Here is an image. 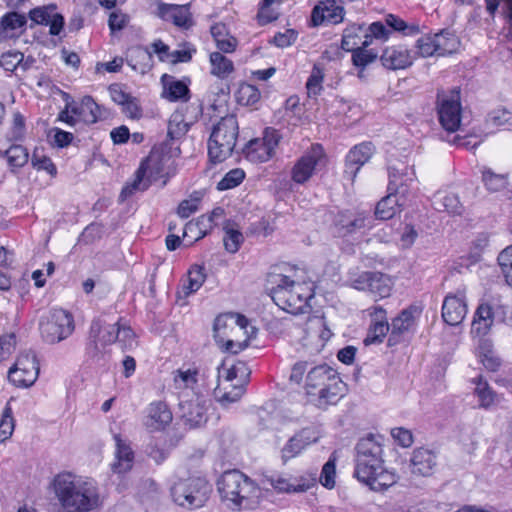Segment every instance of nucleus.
<instances>
[{"instance_id": "nucleus-33", "label": "nucleus", "mask_w": 512, "mask_h": 512, "mask_svg": "<svg viewBox=\"0 0 512 512\" xmlns=\"http://www.w3.org/2000/svg\"><path fill=\"white\" fill-rule=\"evenodd\" d=\"M434 35L436 39V49L438 56L452 54L458 49L460 45L458 37L454 33H451L447 30H442L440 33Z\"/></svg>"}, {"instance_id": "nucleus-36", "label": "nucleus", "mask_w": 512, "mask_h": 512, "mask_svg": "<svg viewBox=\"0 0 512 512\" xmlns=\"http://www.w3.org/2000/svg\"><path fill=\"white\" fill-rule=\"evenodd\" d=\"M151 180L147 177L145 172H141L139 167L135 173V178L132 182L127 183L120 194L121 200L132 196L137 191H145L150 186Z\"/></svg>"}, {"instance_id": "nucleus-16", "label": "nucleus", "mask_w": 512, "mask_h": 512, "mask_svg": "<svg viewBox=\"0 0 512 512\" xmlns=\"http://www.w3.org/2000/svg\"><path fill=\"white\" fill-rule=\"evenodd\" d=\"M279 140L276 130L266 128L262 138H255L247 143L244 148L245 157L253 163L266 162L274 155Z\"/></svg>"}, {"instance_id": "nucleus-62", "label": "nucleus", "mask_w": 512, "mask_h": 512, "mask_svg": "<svg viewBox=\"0 0 512 512\" xmlns=\"http://www.w3.org/2000/svg\"><path fill=\"white\" fill-rule=\"evenodd\" d=\"M23 54L20 52H7L1 56L0 65L6 71H14L22 62Z\"/></svg>"}, {"instance_id": "nucleus-37", "label": "nucleus", "mask_w": 512, "mask_h": 512, "mask_svg": "<svg viewBox=\"0 0 512 512\" xmlns=\"http://www.w3.org/2000/svg\"><path fill=\"white\" fill-rule=\"evenodd\" d=\"M476 384L475 394L479 399V405L482 408H489L494 405L497 401V394L491 389L486 381H483L481 377L474 381Z\"/></svg>"}, {"instance_id": "nucleus-53", "label": "nucleus", "mask_w": 512, "mask_h": 512, "mask_svg": "<svg viewBox=\"0 0 512 512\" xmlns=\"http://www.w3.org/2000/svg\"><path fill=\"white\" fill-rule=\"evenodd\" d=\"M374 151L375 148L371 142H363L354 146V164L364 165L370 160Z\"/></svg>"}, {"instance_id": "nucleus-4", "label": "nucleus", "mask_w": 512, "mask_h": 512, "mask_svg": "<svg viewBox=\"0 0 512 512\" xmlns=\"http://www.w3.org/2000/svg\"><path fill=\"white\" fill-rule=\"evenodd\" d=\"M217 489L222 502L232 510L252 509L258 503V486L239 470L225 471L217 481Z\"/></svg>"}, {"instance_id": "nucleus-60", "label": "nucleus", "mask_w": 512, "mask_h": 512, "mask_svg": "<svg viewBox=\"0 0 512 512\" xmlns=\"http://www.w3.org/2000/svg\"><path fill=\"white\" fill-rule=\"evenodd\" d=\"M363 316L370 318V324H389L387 312L382 306L374 305L362 311Z\"/></svg>"}, {"instance_id": "nucleus-42", "label": "nucleus", "mask_w": 512, "mask_h": 512, "mask_svg": "<svg viewBox=\"0 0 512 512\" xmlns=\"http://www.w3.org/2000/svg\"><path fill=\"white\" fill-rule=\"evenodd\" d=\"M213 225L212 216L202 215L197 219V221H190L185 225L183 236L186 237L189 232L193 233L198 231L196 239H200L206 235L207 231L211 229Z\"/></svg>"}, {"instance_id": "nucleus-51", "label": "nucleus", "mask_w": 512, "mask_h": 512, "mask_svg": "<svg viewBox=\"0 0 512 512\" xmlns=\"http://www.w3.org/2000/svg\"><path fill=\"white\" fill-rule=\"evenodd\" d=\"M418 54L422 57L437 55L435 35H424L416 42Z\"/></svg>"}, {"instance_id": "nucleus-5", "label": "nucleus", "mask_w": 512, "mask_h": 512, "mask_svg": "<svg viewBox=\"0 0 512 512\" xmlns=\"http://www.w3.org/2000/svg\"><path fill=\"white\" fill-rule=\"evenodd\" d=\"M305 390L308 401L321 408L336 403L347 391V385L333 368L319 365L308 372Z\"/></svg>"}, {"instance_id": "nucleus-40", "label": "nucleus", "mask_w": 512, "mask_h": 512, "mask_svg": "<svg viewBox=\"0 0 512 512\" xmlns=\"http://www.w3.org/2000/svg\"><path fill=\"white\" fill-rule=\"evenodd\" d=\"M205 279L204 268L198 265L193 266L188 272V284L183 286L185 295L198 291Z\"/></svg>"}, {"instance_id": "nucleus-18", "label": "nucleus", "mask_w": 512, "mask_h": 512, "mask_svg": "<svg viewBox=\"0 0 512 512\" xmlns=\"http://www.w3.org/2000/svg\"><path fill=\"white\" fill-rule=\"evenodd\" d=\"M180 417L189 428H196L207 421V401L199 394L194 398L179 403Z\"/></svg>"}, {"instance_id": "nucleus-59", "label": "nucleus", "mask_w": 512, "mask_h": 512, "mask_svg": "<svg viewBox=\"0 0 512 512\" xmlns=\"http://www.w3.org/2000/svg\"><path fill=\"white\" fill-rule=\"evenodd\" d=\"M440 206L449 214L460 215L463 212V206L458 196L455 194H447L443 196L440 201Z\"/></svg>"}, {"instance_id": "nucleus-10", "label": "nucleus", "mask_w": 512, "mask_h": 512, "mask_svg": "<svg viewBox=\"0 0 512 512\" xmlns=\"http://www.w3.org/2000/svg\"><path fill=\"white\" fill-rule=\"evenodd\" d=\"M358 30L363 32L364 35L363 41L360 42L361 45L354 48V66L365 67L369 63L374 62L378 57V53L374 49H368L373 39L385 41L389 38L391 32L380 21L371 23L367 28L359 25Z\"/></svg>"}, {"instance_id": "nucleus-39", "label": "nucleus", "mask_w": 512, "mask_h": 512, "mask_svg": "<svg viewBox=\"0 0 512 512\" xmlns=\"http://www.w3.org/2000/svg\"><path fill=\"white\" fill-rule=\"evenodd\" d=\"M385 24L394 31L401 32L405 36L417 35L420 33V27L418 24H408L403 19L393 14L386 15Z\"/></svg>"}, {"instance_id": "nucleus-24", "label": "nucleus", "mask_w": 512, "mask_h": 512, "mask_svg": "<svg viewBox=\"0 0 512 512\" xmlns=\"http://www.w3.org/2000/svg\"><path fill=\"white\" fill-rule=\"evenodd\" d=\"M161 83L163 86L162 98L170 101V102H188L191 93L188 86L184 80H179L175 76L164 74L161 77Z\"/></svg>"}, {"instance_id": "nucleus-61", "label": "nucleus", "mask_w": 512, "mask_h": 512, "mask_svg": "<svg viewBox=\"0 0 512 512\" xmlns=\"http://www.w3.org/2000/svg\"><path fill=\"white\" fill-rule=\"evenodd\" d=\"M216 394H217L219 401L223 405L230 404V403L238 401L242 397V395L244 394V386L243 385L233 386V389L231 391H225L222 394H221V389L217 388Z\"/></svg>"}, {"instance_id": "nucleus-56", "label": "nucleus", "mask_w": 512, "mask_h": 512, "mask_svg": "<svg viewBox=\"0 0 512 512\" xmlns=\"http://www.w3.org/2000/svg\"><path fill=\"white\" fill-rule=\"evenodd\" d=\"M182 47L183 49L171 51L170 57L168 58L169 62L173 64L187 63L192 59L193 54L196 52L193 45L190 43H184Z\"/></svg>"}, {"instance_id": "nucleus-30", "label": "nucleus", "mask_w": 512, "mask_h": 512, "mask_svg": "<svg viewBox=\"0 0 512 512\" xmlns=\"http://www.w3.org/2000/svg\"><path fill=\"white\" fill-rule=\"evenodd\" d=\"M72 113L85 124H94L102 117L101 107L91 96H85L72 108Z\"/></svg>"}, {"instance_id": "nucleus-2", "label": "nucleus", "mask_w": 512, "mask_h": 512, "mask_svg": "<svg viewBox=\"0 0 512 512\" xmlns=\"http://www.w3.org/2000/svg\"><path fill=\"white\" fill-rule=\"evenodd\" d=\"M50 486L63 512H92L102 505L97 482L91 478L61 472Z\"/></svg>"}, {"instance_id": "nucleus-17", "label": "nucleus", "mask_w": 512, "mask_h": 512, "mask_svg": "<svg viewBox=\"0 0 512 512\" xmlns=\"http://www.w3.org/2000/svg\"><path fill=\"white\" fill-rule=\"evenodd\" d=\"M468 312L466 289L458 288L455 293H448L442 304V319L450 326L463 322Z\"/></svg>"}, {"instance_id": "nucleus-47", "label": "nucleus", "mask_w": 512, "mask_h": 512, "mask_svg": "<svg viewBox=\"0 0 512 512\" xmlns=\"http://www.w3.org/2000/svg\"><path fill=\"white\" fill-rule=\"evenodd\" d=\"M57 6L55 4L44 5L36 7L29 12V18L35 24L48 25L50 19L56 12Z\"/></svg>"}, {"instance_id": "nucleus-27", "label": "nucleus", "mask_w": 512, "mask_h": 512, "mask_svg": "<svg viewBox=\"0 0 512 512\" xmlns=\"http://www.w3.org/2000/svg\"><path fill=\"white\" fill-rule=\"evenodd\" d=\"M437 464V456L434 451L420 447L413 451L411 457L412 473L421 476H429Z\"/></svg>"}, {"instance_id": "nucleus-52", "label": "nucleus", "mask_w": 512, "mask_h": 512, "mask_svg": "<svg viewBox=\"0 0 512 512\" xmlns=\"http://www.w3.org/2000/svg\"><path fill=\"white\" fill-rule=\"evenodd\" d=\"M323 72L318 66H314L311 75L306 82L309 97H316L322 89Z\"/></svg>"}, {"instance_id": "nucleus-22", "label": "nucleus", "mask_w": 512, "mask_h": 512, "mask_svg": "<svg viewBox=\"0 0 512 512\" xmlns=\"http://www.w3.org/2000/svg\"><path fill=\"white\" fill-rule=\"evenodd\" d=\"M419 313L416 307L410 306L402 310L398 316L392 319L390 325L391 332L387 341L389 347L397 345L401 341L402 336L415 327L416 314L419 315Z\"/></svg>"}, {"instance_id": "nucleus-64", "label": "nucleus", "mask_w": 512, "mask_h": 512, "mask_svg": "<svg viewBox=\"0 0 512 512\" xmlns=\"http://www.w3.org/2000/svg\"><path fill=\"white\" fill-rule=\"evenodd\" d=\"M297 38V32L293 29H287L285 32L275 34L273 43L280 48H285L292 45Z\"/></svg>"}, {"instance_id": "nucleus-46", "label": "nucleus", "mask_w": 512, "mask_h": 512, "mask_svg": "<svg viewBox=\"0 0 512 512\" xmlns=\"http://www.w3.org/2000/svg\"><path fill=\"white\" fill-rule=\"evenodd\" d=\"M390 330L389 324H370L368 328L367 335L365 339L363 340V343L366 346L372 345V344H380L383 342L384 338L386 337L387 333Z\"/></svg>"}, {"instance_id": "nucleus-1", "label": "nucleus", "mask_w": 512, "mask_h": 512, "mask_svg": "<svg viewBox=\"0 0 512 512\" xmlns=\"http://www.w3.org/2000/svg\"><path fill=\"white\" fill-rule=\"evenodd\" d=\"M382 437L372 433L358 440L356 450V469L354 476L373 492H384L398 481L394 471L386 469L382 459Z\"/></svg>"}, {"instance_id": "nucleus-57", "label": "nucleus", "mask_w": 512, "mask_h": 512, "mask_svg": "<svg viewBox=\"0 0 512 512\" xmlns=\"http://www.w3.org/2000/svg\"><path fill=\"white\" fill-rule=\"evenodd\" d=\"M487 122L495 127L512 123V113L506 109H495L488 114Z\"/></svg>"}, {"instance_id": "nucleus-58", "label": "nucleus", "mask_w": 512, "mask_h": 512, "mask_svg": "<svg viewBox=\"0 0 512 512\" xmlns=\"http://www.w3.org/2000/svg\"><path fill=\"white\" fill-rule=\"evenodd\" d=\"M25 134V119L19 112L13 114V121L8 133V139L18 141L23 138Z\"/></svg>"}, {"instance_id": "nucleus-32", "label": "nucleus", "mask_w": 512, "mask_h": 512, "mask_svg": "<svg viewBox=\"0 0 512 512\" xmlns=\"http://www.w3.org/2000/svg\"><path fill=\"white\" fill-rule=\"evenodd\" d=\"M199 370L195 366L181 367L174 373V384L177 389L195 390L198 384Z\"/></svg>"}, {"instance_id": "nucleus-45", "label": "nucleus", "mask_w": 512, "mask_h": 512, "mask_svg": "<svg viewBox=\"0 0 512 512\" xmlns=\"http://www.w3.org/2000/svg\"><path fill=\"white\" fill-rule=\"evenodd\" d=\"M8 164L14 168L24 166L28 161V152L26 148L21 145H12L5 151Z\"/></svg>"}, {"instance_id": "nucleus-26", "label": "nucleus", "mask_w": 512, "mask_h": 512, "mask_svg": "<svg viewBox=\"0 0 512 512\" xmlns=\"http://www.w3.org/2000/svg\"><path fill=\"white\" fill-rule=\"evenodd\" d=\"M172 418L168 406L162 401H157L148 406L144 425L150 431H160L171 423Z\"/></svg>"}, {"instance_id": "nucleus-38", "label": "nucleus", "mask_w": 512, "mask_h": 512, "mask_svg": "<svg viewBox=\"0 0 512 512\" xmlns=\"http://www.w3.org/2000/svg\"><path fill=\"white\" fill-rule=\"evenodd\" d=\"M235 96L240 105L252 106L260 100L261 94L256 86L248 83H242L240 84Z\"/></svg>"}, {"instance_id": "nucleus-29", "label": "nucleus", "mask_w": 512, "mask_h": 512, "mask_svg": "<svg viewBox=\"0 0 512 512\" xmlns=\"http://www.w3.org/2000/svg\"><path fill=\"white\" fill-rule=\"evenodd\" d=\"M114 440L116 442V461L112 464V470L119 474L126 473L133 466L134 453L119 434L114 435Z\"/></svg>"}, {"instance_id": "nucleus-12", "label": "nucleus", "mask_w": 512, "mask_h": 512, "mask_svg": "<svg viewBox=\"0 0 512 512\" xmlns=\"http://www.w3.org/2000/svg\"><path fill=\"white\" fill-rule=\"evenodd\" d=\"M437 112L439 122L448 132H455L461 123L460 91L451 90L448 94L438 93Z\"/></svg>"}, {"instance_id": "nucleus-20", "label": "nucleus", "mask_w": 512, "mask_h": 512, "mask_svg": "<svg viewBox=\"0 0 512 512\" xmlns=\"http://www.w3.org/2000/svg\"><path fill=\"white\" fill-rule=\"evenodd\" d=\"M354 289L367 290L379 298H385L390 295V279L379 272H362L354 279Z\"/></svg>"}, {"instance_id": "nucleus-28", "label": "nucleus", "mask_w": 512, "mask_h": 512, "mask_svg": "<svg viewBox=\"0 0 512 512\" xmlns=\"http://www.w3.org/2000/svg\"><path fill=\"white\" fill-rule=\"evenodd\" d=\"M170 157L161 150L153 148L145 160L140 164L141 172H145L151 181H156L164 172L166 163Z\"/></svg>"}, {"instance_id": "nucleus-63", "label": "nucleus", "mask_w": 512, "mask_h": 512, "mask_svg": "<svg viewBox=\"0 0 512 512\" xmlns=\"http://www.w3.org/2000/svg\"><path fill=\"white\" fill-rule=\"evenodd\" d=\"M391 435L395 441L404 448L410 447L413 444V435L408 429L402 427L393 428Z\"/></svg>"}, {"instance_id": "nucleus-8", "label": "nucleus", "mask_w": 512, "mask_h": 512, "mask_svg": "<svg viewBox=\"0 0 512 512\" xmlns=\"http://www.w3.org/2000/svg\"><path fill=\"white\" fill-rule=\"evenodd\" d=\"M117 340L114 326L107 324L101 318L91 322L85 343V355L93 362L99 363L105 359L106 347Z\"/></svg>"}, {"instance_id": "nucleus-15", "label": "nucleus", "mask_w": 512, "mask_h": 512, "mask_svg": "<svg viewBox=\"0 0 512 512\" xmlns=\"http://www.w3.org/2000/svg\"><path fill=\"white\" fill-rule=\"evenodd\" d=\"M39 363L33 351L22 352L8 372V378L17 387H30L39 375Z\"/></svg>"}, {"instance_id": "nucleus-21", "label": "nucleus", "mask_w": 512, "mask_h": 512, "mask_svg": "<svg viewBox=\"0 0 512 512\" xmlns=\"http://www.w3.org/2000/svg\"><path fill=\"white\" fill-rule=\"evenodd\" d=\"M306 341L312 345L316 351H321L333 333L327 325L324 316H311L306 322Z\"/></svg>"}, {"instance_id": "nucleus-50", "label": "nucleus", "mask_w": 512, "mask_h": 512, "mask_svg": "<svg viewBox=\"0 0 512 512\" xmlns=\"http://www.w3.org/2000/svg\"><path fill=\"white\" fill-rule=\"evenodd\" d=\"M26 22L27 20L24 15L17 12H9L2 17L0 27L6 32L22 28Z\"/></svg>"}, {"instance_id": "nucleus-3", "label": "nucleus", "mask_w": 512, "mask_h": 512, "mask_svg": "<svg viewBox=\"0 0 512 512\" xmlns=\"http://www.w3.org/2000/svg\"><path fill=\"white\" fill-rule=\"evenodd\" d=\"M271 285L270 296L273 302L290 314H300L309 307V300L314 296L312 285L300 281L295 267H277L267 275Z\"/></svg>"}, {"instance_id": "nucleus-6", "label": "nucleus", "mask_w": 512, "mask_h": 512, "mask_svg": "<svg viewBox=\"0 0 512 512\" xmlns=\"http://www.w3.org/2000/svg\"><path fill=\"white\" fill-rule=\"evenodd\" d=\"M169 493L172 502L184 510H197L206 505L212 493V485L204 477H174Z\"/></svg>"}, {"instance_id": "nucleus-31", "label": "nucleus", "mask_w": 512, "mask_h": 512, "mask_svg": "<svg viewBox=\"0 0 512 512\" xmlns=\"http://www.w3.org/2000/svg\"><path fill=\"white\" fill-rule=\"evenodd\" d=\"M493 323L494 313L492 307L489 304L482 303L476 309L471 332L477 336H486Z\"/></svg>"}, {"instance_id": "nucleus-25", "label": "nucleus", "mask_w": 512, "mask_h": 512, "mask_svg": "<svg viewBox=\"0 0 512 512\" xmlns=\"http://www.w3.org/2000/svg\"><path fill=\"white\" fill-rule=\"evenodd\" d=\"M411 52L402 46L386 47L381 56L382 65L389 70L406 69L413 64Z\"/></svg>"}, {"instance_id": "nucleus-35", "label": "nucleus", "mask_w": 512, "mask_h": 512, "mask_svg": "<svg viewBox=\"0 0 512 512\" xmlns=\"http://www.w3.org/2000/svg\"><path fill=\"white\" fill-rule=\"evenodd\" d=\"M189 130V122L182 110H176L170 117L167 128V137L171 140L178 139Z\"/></svg>"}, {"instance_id": "nucleus-13", "label": "nucleus", "mask_w": 512, "mask_h": 512, "mask_svg": "<svg viewBox=\"0 0 512 512\" xmlns=\"http://www.w3.org/2000/svg\"><path fill=\"white\" fill-rule=\"evenodd\" d=\"M399 169L390 170V183H388V195L383 197L375 207V216L380 220L392 219L399 211L402 203L399 202L398 195L407 194V183H398Z\"/></svg>"}, {"instance_id": "nucleus-11", "label": "nucleus", "mask_w": 512, "mask_h": 512, "mask_svg": "<svg viewBox=\"0 0 512 512\" xmlns=\"http://www.w3.org/2000/svg\"><path fill=\"white\" fill-rule=\"evenodd\" d=\"M317 472L307 471L299 476L290 473H273L266 477V482L278 493H303L316 485Z\"/></svg>"}, {"instance_id": "nucleus-55", "label": "nucleus", "mask_w": 512, "mask_h": 512, "mask_svg": "<svg viewBox=\"0 0 512 512\" xmlns=\"http://www.w3.org/2000/svg\"><path fill=\"white\" fill-rule=\"evenodd\" d=\"M244 238L240 231L234 230V229H228L226 230L225 236H224V246L225 249L230 253H236L240 245L242 244Z\"/></svg>"}, {"instance_id": "nucleus-48", "label": "nucleus", "mask_w": 512, "mask_h": 512, "mask_svg": "<svg viewBox=\"0 0 512 512\" xmlns=\"http://www.w3.org/2000/svg\"><path fill=\"white\" fill-rule=\"evenodd\" d=\"M245 178V173L242 169L235 168L230 170L217 184V189L220 191L228 190L238 186Z\"/></svg>"}, {"instance_id": "nucleus-43", "label": "nucleus", "mask_w": 512, "mask_h": 512, "mask_svg": "<svg viewBox=\"0 0 512 512\" xmlns=\"http://www.w3.org/2000/svg\"><path fill=\"white\" fill-rule=\"evenodd\" d=\"M336 478V457L334 454L330 456L328 461L323 465L321 474L319 476V482L322 486L327 489H333L335 487Z\"/></svg>"}, {"instance_id": "nucleus-34", "label": "nucleus", "mask_w": 512, "mask_h": 512, "mask_svg": "<svg viewBox=\"0 0 512 512\" xmlns=\"http://www.w3.org/2000/svg\"><path fill=\"white\" fill-rule=\"evenodd\" d=\"M211 74L224 79L234 71L233 62L221 52L210 54Z\"/></svg>"}, {"instance_id": "nucleus-7", "label": "nucleus", "mask_w": 512, "mask_h": 512, "mask_svg": "<svg viewBox=\"0 0 512 512\" xmlns=\"http://www.w3.org/2000/svg\"><path fill=\"white\" fill-rule=\"evenodd\" d=\"M238 133V121L234 115L222 117L213 126L208 140V155L211 162L221 163L231 156Z\"/></svg>"}, {"instance_id": "nucleus-9", "label": "nucleus", "mask_w": 512, "mask_h": 512, "mask_svg": "<svg viewBox=\"0 0 512 512\" xmlns=\"http://www.w3.org/2000/svg\"><path fill=\"white\" fill-rule=\"evenodd\" d=\"M73 331V317L63 309H53L49 317L40 322L42 339L49 344H55L68 338Z\"/></svg>"}, {"instance_id": "nucleus-41", "label": "nucleus", "mask_w": 512, "mask_h": 512, "mask_svg": "<svg viewBox=\"0 0 512 512\" xmlns=\"http://www.w3.org/2000/svg\"><path fill=\"white\" fill-rule=\"evenodd\" d=\"M482 180L484 182L485 187L491 192L502 191L508 185V181L505 175L496 174L489 169L483 171Z\"/></svg>"}, {"instance_id": "nucleus-23", "label": "nucleus", "mask_w": 512, "mask_h": 512, "mask_svg": "<svg viewBox=\"0 0 512 512\" xmlns=\"http://www.w3.org/2000/svg\"><path fill=\"white\" fill-rule=\"evenodd\" d=\"M344 8L336 0H319L313 8L311 21L314 26L324 23L338 24L343 21Z\"/></svg>"}, {"instance_id": "nucleus-54", "label": "nucleus", "mask_w": 512, "mask_h": 512, "mask_svg": "<svg viewBox=\"0 0 512 512\" xmlns=\"http://www.w3.org/2000/svg\"><path fill=\"white\" fill-rule=\"evenodd\" d=\"M32 165L37 170H44L51 176L56 175L57 169L51 159L43 154H40L38 150H35L31 159Z\"/></svg>"}, {"instance_id": "nucleus-14", "label": "nucleus", "mask_w": 512, "mask_h": 512, "mask_svg": "<svg viewBox=\"0 0 512 512\" xmlns=\"http://www.w3.org/2000/svg\"><path fill=\"white\" fill-rule=\"evenodd\" d=\"M326 162L327 158L323 147L320 144H313L294 164L291 178L297 184H304L317 169L324 167Z\"/></svg>"}, {"instance_id": "nucleus-49", "label": "nucleus", "mask_w": 512, "mask_h": 512, "mask_svg": "<svg viewBox=\"0 0 512 512\" xmlns=\"http://www.w3.org/2000/svg\"><path fill=\"white\" fill-rule=\"evenodd\" d=\"M117 333V340L123 344L125 349L132 348L136 344L135 333L129 326L121 325L119 321L111 324Z\"/></svg>"}, {"instance_id": "nucleus-44", "label": "nucleus", "mask_w": 512, "mask_h": 512, "mask_svg": "<svg viewBox=\"0 0 512 512\" xmlns=\"http://www.w3.org/2000/svg\"><path fill=\"white\" fill-rule=\"evenodd\" d=\"M15 421L12 415V409L7 403L4 407L0 419V442L9 439L14 431Z\"/></svg>"}, {"instance_id": "nucleus-19", "label": "nucleus", "mask_w": 512, "mask_h": 512, "mask_svg": "<svg viewBox=\"0 0 512 512\" xmlns=\"http://www.w3.org/2000/svg\"><path fill=\"white\" fill-rule=\"evenodd\" d=\"M318 432L310 427L303 428L294 434L281 449V459L283 463L297 457L309 445L317 442Z\"/></svg>"}]
</instances>
